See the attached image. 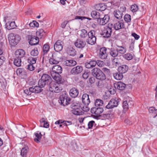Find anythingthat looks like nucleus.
Masks as SVG:
<instances>
[{"label": "nucleus", "mask_w": 157, "mask_h": 157, "mask_svg": "<svg viewBox=\"0 0 157 157\" xmlns=\"http://www.w3.org/2000/svg\"><path fill=\"white\" fill-rule=\"evenodd\" d=\"M67 52L68 54L70 56H74L76 54V51L72 48H68Z\"/></svg>", "instance_id": "c9c22d12"}, {"label": "nucleus", "mask_w": 157, "mask_h": 157, "mask_svg": "<svg viewBox=\"0 0 157 157\" xmlns=\"http://www.w3.org/2000/svg\"><path fill=\"white\" fill-rule=\"evenodd\" d=\"M47 83L46 82V81L42 80V79H40L38 83V86L41 88L44 87L45 84Z\"/></svg>", "instance_id": "09e8293b"}, {"label": "nucleus", "mask_w": 157, "mask_h": 157, "mask_svg": "<svg viewBox=\"0 0 157 157\" xmlns=\"http://www.w3.org/2000/svg\"><path fill=\"white\" fill-rule=\"evenodd\" d=\"M30 54L31 56H36L38 55V52L37 48H34L33 50L31 51Z\"/></svg>", "instance_id": "8fccbe9b"}, {"label": "nucleus", "mask_w": 157, "mask_h": 157, "mask_svg": "<svg viewBox=\"0 0 157 157\" xmlns=\"http://www.w3.org/2000/svg\"><path fill=\"white\" fill-rule=\"evenodd\" d=\"M21 58L16 57L14 60V64L16 66L20 67L21 66Z\"/></svg>", "instance_id": "4c0bfd02"}, {"label": "nucleus", "mask_w": 157, "mask_h": 157, "mask_svg": "<svg viewBox=\"0 0 157 157\" xmlns=\"http://www.w3.org/2000/svg\"><path fill=\"white\" fill-rule=\"evenodd\" d=\"M95 78L97 79L101 80H105L106 78L105 75L101 71H99V72Z\"/></svg>", "instance_id": "2f4dec72"}, {"label": "nucleus", "mask_w": 157, "mask_h": 157, "mask_svg": "<svg viewBox=\"0 0 157 157\" xmlns=\"http://www.w3.org/2000/svg\"><path fill=\"white\" fill-rule=\"evenodd\" d=\"M11 18L10 17L6 16L4 17V20L6 23V28L8 30H10L15 28L16 25L14 21H8Z\"/></svg>", "instance_id": "423d86ee"}, {"label": "nucleus", "mask_w": 157, "mask_h": 157, "mask_svg": "<svg viewBox=\"0 0 157 157\" xmlns=\"http://www.w3.org/2000/svg\"><path fill=\"white\" fill-rule=\"evenodd\" d=\"M113 76L114 78L117 80H121L123 77V74L119 72L113 74Z\"/></svg>", "instance_id": "7c9ffc66"}, {"label": "nucleus", "mask_w": 157, "mask_h": 157, "mask_svg": "<svg viewBox=\"0 0 157 157\" xmlns=\"http://www.w3.org/2000/svg\"><path fill=\"white\" fill-rule=\"evenodd\" d=\"M30 90L31 91L32 93H38L41 92L42 91V89L39 86H36L30 87Z\"/></svg>", "instance_id": "cd10ccee"}, {"label": "nucleus", "mask_w": 157, "mask_h": 157, "mask_svg": "<svg viewBox=\"0 0 157 157\" xmlns=\"http://www.w3.org/2000/svg\"><path fill=\"white\" fill-rule=\"evenodd\" d=\"M36 58L31 57L28 59V62L31 64L33 65L35 64L36 61Z\"/></svg>", "instance_id": "864d4df0"}, {"label": "nucleus", "mask_w": 157, "mask_h": 157, "mask_svg": "<svg viewBox=\"0 0 157 157\" xmlns=\"http://www.w3.org/2000/svg\"><path fill=\"white\" fill-rule=\"evenodd\" d=\"M106 50V48L105 47L100 48L98 53L99 57L101 59H106L107 57Z\"/></svg>", "instance_id": "2eb2a0df"}, {"label": "nucleus", "mask_w": 157, "mask_h": 157, "mask_svg": "<svg viewBox=\"0 0 157 157\" xmlns=\"http://www.w3.org/2000/svg\"><path fill=\"white\" fill-rule=\"evenodd\" d=\"M75 19H81L82 20L85 19H89L88 18L86 17H85L78 16H75Z\"/></svg>", "instance_id": "680f3d73"}, {"label": "nucleus", "mask_w": 157, "mask_h": 157, "mask_svg": "<svg viewBox=\"0 0 157 157\" xmlns=\"http://www.w3.org/2000/svg\"><path fill=\"white\" fill-rule=\"evenodd\" d=\"M40 127L45 128L48 127L49 124L46 119L42 118L40 120Z\"/></svg>", "instance_id": "bb28decb"}, {"label": "nucleus", "mask_w": 157, "mask_h": 157, "mask_svg": "<svg viewBox=\"0 0 157 157\" xmlns=\"http://www.w3.org/2000/svg\"><path fill=\"white\" fill-rule=\"evenodd\" d=\"M44 35L45 33L43 29H40L36 32V35L40 38H41Z\"/></svg>", "instance_id": "58836bf2"}, {"label": "nucleus", "mask_w": 157, "mask_h": 157, "mask_svg": "<svg viewBox=\"0 0 157 157\" xmlns=\"http://www.w3.org/2000/svg\"><path fill=\"white\" fill-rule=\"evenodd\" d=\"M117 47L118 48H117V49L118 53L119 52L121 54H124L126 52L127 49L126 47L120 46H117Z\"/></svg>", "instance_id": "473e14b6"}, {"label": "nucleus", "mask_w": 157, "mask_h": 157, "mask_svg": "<svg viewBox=\"0 0 157 157\" xmlns=\"http://www.w3.org/2000/svg\"><path fill=\"white\" fill-rule=\"evenodd\" d=\"M89 73L87 72H85L82 75V77L84 79L87 78L89 77Z\"/></svg>", "instance_id": "e2e57ef3"}, {"label": "nucleus", "mask_w": 157, "mask_h": 157, "mask_svg": "<svg viewBox=\"0 0 157 157\" xmlns=\"http://www.w3.org/2000/svg\"><path fill=\"white\" fill-rule=\"evenodd\" d=\"M95 122L93 121H91L89 122L88 124V128L89 129L92 128L93 126L95 125Z\"/></svg>", "instance_id": "6e6d98bb"}, {"label": "nucleus", "mask_w": 157, "mask_h": 157, "mask_svg": "<svg viewBox=\"0 0 157 157\" xmlns=\"http://www.w3.org/2000/svg\"><path fill=\"white\" fill-rule=\"evenodd\" d=\"M63 124L64 125L67 126L71 124L72 123L71 121H64L62 120H59L55 122V124Z\"/></svg>", "instance_id": "c85d7f7f"}, {"label": "nucleus", "mask_w": 157, "mask_h": 157, "mask_svg": "<svg viewBox=\"0 0 157 157\" xmlns=\"http://www.w3.org/2000/svg\"><path fill=\"white\" fill-rule=\"evenodd\" d=\"M71 99L67 96V95L65 94L60 96L59 101L61 105L65 106L70 103Z\"/></svg>", "instance_id": "0eeeda50"}, {"label": "nucleus", "mask_w": 157, "mask_h": 157, "mask_svg": "<svg viewBox=\"0 0 157 157\" xmlns=\"http://www.w3.org/2000/svg\"><path fill=\"white\" fill-rule=\"evenodd\" d=\"M29 25L30 27L33 28L36 27L37 28L39 27V24L35 21H33L32 22H30Z\"/></svg>", "instance_id": "49530a36"}, {"label": "nucleus", "mask_w": 157, "mask_h": 157, "mask_svg": "<svg viewBox=\"0 0 157 157\" xmlns=\"http://www.w3.org/2000/svg\"><path fill=\"white\" fill-rule=\"evenodd\" d=\"M71 112L72 113L76 115H82L83 113L79 105H75L73 106V109L71 110Z\"/></svg>", "instance_id": "dca6fc26"}, {"label": "nucleus", "mask_w": 157, "mask_h": 157, "mask_svg": "<svg viewBox=\"0 0 157 157\" xmlns=\"http://www.w3.org/2000/svg\"><path fill=\"white\" fill-rule=\"evenodd\" d=\"M110 24L108 25V26L102 31L101 34L104 37L108 38L110 36L112 32V28L109 27Z\"/></svg>", "instance_id": "9b49d317"}, {"label": "nucleus", "mask_w": 157, "mask_h": 157, "mask_svg": "<svg viewBox=\"0 0 157 157\" xmlns=\"http://www.w3.org/2000/svg\"><path fill=\"white\" fill-rule=\"evenodd\" d=\"M28 151V148L27 147H23L21 150V155L22 157H26Z\"/></svg>", "instance_id": "72a5a7b5"}, {"label": "nucleus", "mask_w": 157, "mask_h": 157, "mask_svg": "<svg viewBox=\"0 0 157 157\" xmlns=\"http://www.w3.org/2000/svg\"><path fill=\"white\" fill-rule=\"evenodd\" d=\"M24 93L27 95H30L31 94L32 92L30 90V88L29 89V90L26 89L24 90Z\"/></svg>", "instance_id": "0e129e2a"}, {"label": "nucleus", "mask_w": 157, "mask_h": 157, "mask_svg": "<svg viewBox=\"0 0 157 157\" xmlns=\"http://www.w3.org/2000/svg\"><path fill=\"white\" fill-rule=\"evenodd\" d=\"M94 104L96 107L102 106L103 105V102L102 100L98 99L95 100Z\"/></svg>", "instance_id": "c03bdc74"}, {"label": "nucleus", "mask_w": 157, "mask_h": 157, "mask_svg": "<svg viewBox=\"0 0 157 157\" xmlns=\"http://www.w3.org/2000/svg\"><path fill=\"white\" fill-rule=\"evenodd\" d=\"M109 17L108 14L105 15L103 17H100L97 20L98 23L101 25H104L109 21Z\"/></svg>", "instance_id": "f8f14e48"}, {"label": "nucleus", "mask_w": 157, "mask_h": 157, "mask_svg": "<svg viewBox=\"0 0 157 157\" xmlns=\"http://www.w3.org/2000/svg\"><path fill=\"white\" fill-rule=\"evenodd\" d=\"M92 17L94 19H97V20L100 17V13L96 11H93L91 13Z\"/></svg>", "instance_id": "e433bc0d"}, {"label": "nucleus", "mask_w": 157, "mask_h": 157, "mask_svg": "<svg viewBox=\"0 0 157 157\" xmlns=\"http://www.w3.org/2000/svg\"><path fill=\"white\" fill-rule=\"evenodd\" d=\"M8 39L10 45L15 46L20 40V38L19 35L11 33L9 35Z\"/></svg>", "instance_id": "f03ea898"}, {"label": "nucleus", "mask_w": 157, "mask_h": 157, "mask_svg": "<svg viewBox=\"0 0 157 157\" xmlns=\"http://www.w3.org/2000/svg\"><path fill=\"white\" fill-rule=\"evenodd\" d=\"M112 62H113V64L116 66H117V65H119V62L118 61V59H114Z\"/></svg>", "instance_id": "774afa93"}, {"label": "nucleus", "mask_w": 157, "mask_h": 157, "mask_svg": "<svg viewBox=\"0 0 157 157\" xmlns=\"http://www.w3.org/2000/svg\"><path fill=\"white\" fill-rule=\"evenodd\" d=\"M96 37L95 36V31L92 30L88 32V38L86 42L88 44L93 45L96 43Z\"/></svg>", "instance_id": "7ed1b4c3"}, {"label": "nucleus", "mask_w": 157, "mask_h": 157, "mask_svg": "<svg viewBox=\"0 0 157 157\" xmlns=\"http://www.w3.org/2000/svg\"><path fill=\"white\" fill-rule=\"evenodd\" d=\"M49 50V46L47 44L44 45L43 47V55H46Z\"/></svg>", "instance_id": "a18cd8bd"}, {"label": "nucleus", "mask_w": 157, "mask_h": 157, "mask_svg": "<svg viewBox=\"0 0 157 157\" xmlns=\"http://www.w3.org/2000/svg\"><path fill=\"white\" fill-rule=\"evenodd\" d=\"M51 54L52 55V57H50V64H58L59 63V61L56 60V58H55L56 56V54H53L52 52H51Z\"/></svg>", "instance_id": "5701e85b"}, {"label": "nucleus", "mask_w": 157, "mask_h": 157, "mask_svg": "<svg viewBox=\"0 0 157 157\" xmlns=\"http://www.w3.org/2000/svg\"><path fill=\"white\" fill-rule=\"evenodd\" d=\"M120 100V99L117 98L112 99L106 106V108L109 109L117 107L118 105Z\"/></svg>", "instance_id": "6e6552de"}, {"label": "nucleus", "mask_w": 157, "mask_h": 157, "mask_svg": "<svg viewBox=\"0 0 157 157\" xmlns=\"http://www.w3.org/2000/svg\"><path fill=\"white\" fill-rule=\"evenodd\" d=\"M126 10L125 6H122L118 9L115 10L113 12L115 17L119 20L121 19L123 16V13Z\"/></svg>", "instance_id": "20e7f679"}, {"label": "nucleus", "mask_w": 157, "mask_h": 157, "mask_svg": "<svg viewBox=\"0 0 157 157\" xmlns=\"http://www.w3.org/2000/svg\"><path fill=\"white\" fill-rule=\"evenodd\" d=\"M35 135L36 137H41L42 136V134L41 132L39 131H37L35 133Z\"/></svg>", "instance_id": "338daca9"}, {"label": "nucleus", "mask_w": 157, "mask_h": 157, "mask_svg": "<svg viewBox=\"0 0 157 157\" xmlns=\"http://www.w3.org/2000/svg\"><path fill=\"white\" fill-rule=\"evenodd\" d=\"M135 42V40L131 39V42L129 46V51H133L134 48Z\"/></svg>", "instance_id": "de8ad7c7"}, {"label": "nucleus", "mask_w": 157, "mask_h": 157, "mask_svg": "<svg viewBox=\"0 0 157 157\" xmlns=\"http://www.w3.org/2000/svg\"><path fill=\"white\" fill-rule=\"evenodd\" d=\"M49 78V75H48L46 74H43V75L42 76L41 78V79L46 81V82L47 83L48 82Z\"/></svg>", "instance_id": "5fc2aeb1"}, {"label": "nucleus", "mask_w": 157, "mask_h": 157, "mask_svg": "<svg viewBox=\"0 0 157 157\" xmlns=\"http://www.w3.org/2000/svg\"><path fill=\"white\" fill-rule=\"evenodd\" d=\"M113 26L114 29L116 30L124 28V25L122 21H118L114 22L113 24H110V26Z\"/></svg>", "instance_id": "9d476101"}, {"label": "nucleus", "mask_w": 157, "mask_h": 157, "mask_svg": "<svg viewBox=\"0 0 157 157\" xmlns=\"http://www.w3.org/2000/svg\"><path fill=\"white\" fill-rule=\"evenodd\" d=\"M110 54L111 56L114 57H117L118 55L117 49L115 50L113 48H111V49L110 51Z\"/></svg>", "instance_id": "79ce46f5"}, {"label": "nucleus", "mask_w": 157, "mask_h": 157, "mask_svg": "<svg viewBox=\"0 0 157 157\" xmlns=\"http://www.w3.org/2000/svg\"><path fill=\"white\" fill-rule=\"evenodd\" d=\"M25 52L23 49H20L17 50L15 52L16 57L21 58L23 57L25 55Z\"/></svg>", "instance_id": "b1692460"}, {"label": "nucleus", "mask_w": 157, "mask_h": 157, "mask_svg": "<svg viewBox=\"0 0 157 157\" xmlns=\"http://www.w3.org/2000/svg\"><path fill=\"white\" fill-rule=\"evenodd\" d=\"M63 63L66 66L71 67L76 65V62L73 60H66L64 61Z\"/></svg>", "instance_id": "4be33fe9"}, {"label": "nucleus", "mask_w": 157, "mask_h": 157, "mask_svg": "<svg viewBox=\"0 0 157 157\" xmlns=\"http://www.w3.org/2000/svg\"><path fill=\"white\" fill-rule=\"evenodd\" d=\"M80 37L82 38H85L88 36V33L85 29H83L80 30Z\"/></svg>", "instance_id": "f704fd0d"}, {"label": "nucleus", "mask_w": 157, "mask_h": 157, "mask_svg": "<svg viewBox=\"0 0 157 157\" xmlns=\"http://www.w3.org/2000/svg\"><path fill=\"white\" fill-rule=\"evenodd\" d=\"M62 69L60 66L55 65L52 66V71L51 72V76L57 83H62L63 82V80L59 75L62 73Z\"/></svg>", "instance_id": "f257e3e1"}, {"label": "nucleus", "mask_w": 157, "mask_h": 157, "mask_svg": "<svg viewBox=\"0 0 157 157\" xmlns=\"http://www.w3.org/2000/svg\"><path fill=\"white\" fill-rule=\"evenodd\" d=\"M82 101L85 105H88L90 102L88 95L86 94H83L82 97Z\"/></svg>", "instance_id": "aec40b11"}, {"label": "nucleus", "mask_w": 157, "mask_h": 157, "mask_svg": "<svg viewBox=\"0 0 157 157\" xmlns=\"http://www.w3.org/2000/svg\"><path fill=\"white\" fill-rule=\"evenodd\" d=\"M123 107L124 109L125 110H127L129 108V106L128 104V102L127 101H124L123 103Z\"/></svg>", "instance_id": "4d7b16f0"}, {"label": "nucleus", "mask_w": 157, "mask_h": 157, "mask_svg": "<svg viewBox=\"0 0 157 157\" xmlns=\"http://www.w3.org/2000/svg\"><path fill=\"white\" fill-rule=\"evenodd\" d=\"M83 70L82 67L78 66L73 68L71 71V73L72 75H77L81 73Z\"/></svg>", "instance_id": "f3484780"}, {"label": "nucleus", "mask_w": 157, "mask_h": 157, "mask_svg": "<svg viewBox=\"0 0 157 157\" xmlns=\"http://www.w3.org/2000/svg\"><path fill=\"white\" fill-rule=\"evenodd\" d=\"M103 108L101 107H95L91 109V112L92 114L101 116L100 114L103 113Z\"/></svg>", "instance_id": "4468645a"}, {"label": "nucleus", "mask_w": 157, "mask_h": 157, "mask_svg": "<svg viewBox=\"0 0 157 157\" xmlns=\"http://www.w3.org/2000/svg\"><path fill=\"white\" fill-rule=\"evenodd\" d=\"M95 8L97 10L102 11L105 9V7L103 3H100L96 5Z\"/></svg>", "instance_id": "c756f323"}, {"label": "nucleus", "mask_w": 157, "mask_h": 157, "mask_svg": "<svg viewBox=\"0 0 157 157\" xmlns=\"http://www.w3.org/2000/svg\"><path fill=\"white\" fill-rule=\"evenodd\" d=\"M128 66L126 65H123L118 67V70L119 72L122 74L126 73L128 70Z\"/></svg>", "instance_id": "393cba45"}, {"label": "nucleus", "mask_w": 157, "mask_h": 157, "mask_svg": "<svg viewBox=\"0 0 157 157\" xmlns=\"http://www.w3.org/2000/svg\"><path fill=\"white\" fill-rule=\"evenodd\" d=\"M35 67L33 65L30 64L28 66V69L30 71H33L34 70Z\"/></svg>", "instance_id": "052dcab7"}, {"label": "nucleus", "mask_w": 157, "mask_h": 157, "mask_svg": "<svg viewBox=\"0 0 157 157\" xmlns=\"http://www.w3.org/2000/svg\"><path fill=\"white\" fill-rule=\"evenodd\" d=\"M138 9V6L136 4L132 5L130 8L131 11L133 12H135L137 11Z\"/></svg>", "instance_id": "3c124183"}, {"label": "nucleus", "mask_w": 157, "mask_h": 157, "mask_svg": "<svg viewBox=\"0 0 157 157\" xmlns=\"http://www.w3.org/2000/svg\"><path fill=\"white\" fill-rule=\"evenodd\" d=\"M59 83L55 82H52L50 83V91L55 93H59L62 90V88L59 87Z\"/></svg>", "instance_id": "39448f33"}, {"label": "nucleus", "mask_w": 157, "mask_h": 157, "mask_svg": "<svg viewBox=\"0 0 157 157\" xmlns=\"http://www.w3.org/2000/svg\"><path fill=\"white\" fill-rule=\"evenodd\" d=\"M97 64L99 67H102L104 65V62L101 60H97L96 61Z\"/></svg>", "instance_id": "bf43d9fd"}, {"label": "nucleus", "mask_w": 157, "mask_h": 157, "mask_svg": "<svg viewBox=\"0 0 157 157\" xmlns=\"http://www.w3.org/2000/svg\"><path fill=\"white\" fill-rule=\"evenodd\" d=\"M69 94L71 97L75 98L78 95V91L75 88H73L70 90Z\"/></svg>", "instance_id": "412c9836"}, {"label": "nucleus", "mask_w": 157, "mask_h": 157, "mask_svg": "<svg viewBox=\"0 0 157 157\" xmlns=\"http://www.w3.org/2000/svg\"><path fill=\"white\" fill-rule=\"evenodd\" d=\"M124 19L125 21L127 23L130 22L131 21V16L128 14H126L124 15Z\"/></svg>", "instance_id": "603ef678"}, {"label": "nucleus", "mask_w": 157, "mask_h": 157, "mask_svg": "<svg viewBox=\"0 0 157 157\" xmlns=\"http://www.w3.org/2000/svg\"><path fill=\"white\" fill-rule=\"evenodd\" d=\"M63 43L60 40L57 41L54 45L55 50L57 52H60L62 50L63 48Z\"/></svg>", "instance_id": "a211bd4d"}, {"label": "nucleus", "mask_w": 157, "mask_h": 157, "mask_svg": "<svg viewBox=\"0 0 157 157\" xmlns=\"http://www.w3.org/2000/svg\"><path fill=\"white\" fill-rule=\"evenodd\" d=\"M100 116L101 117V118L102 119L105 120L106 119H108L109 117V115L108 114H105L101 115Z\"/></svg>", "instance_id": "13d9d810"}, {"label": "nucleus", "mask_w": 157, "mask_h": 157, "mask_svg": "<svg viewBox=\"0 0 157 157\" xmlns=\"http://www.w3.org/2000/svg\"><path fill=\"white\" fill-rule=\"evenodd\" d=\"M149 112L150 113L156 114V115L153 117V118H155L157 116V109L154 107H150L149 109Z\"/></svg>", "instance_id": "37998d69"}, {"label": "nucleus", "mask_w": 157, "mask_h": 157, "mask_svg": "<svg viewBox=\"0 0 157 157\" xmlns=\"http://www.w3.org/2000/svg\"><path fill=\"white\" fill-rule=\"evenodd\" d=\"M97 63L94 60H91L89 62H87L85 63L86 68H90L94 67L96 65Z\"/></svg>", "instance_id": "a878e982"}, {"label": "nucleus", "mask_w": 157, "mask_h": 157, "mask_svg": "<svg viewBox=\"0 0 157 157\" xmlns=\"http://www.w3.org/2000/svg\"><path fill=\"white\" fill-rule=\"evenodd\" d=\"M74 44L77 48L82 49L85 46L86 43L85 41L82 39H77Z\"/></svg>", "instance_id": "ddd939ff"}, {"label": "nucleus", "mask_w": 157, "mask_h": 157, "mask_svg": "<svg viewBox=\"0 0 157 157\" xmlns=\"http://www.w3.org/2000/svg\"><path fill=\"white\" fill-rule=\"evenodd\" d=\"M115 88L120 90H124L126 87V85L121 82L115 83L114 84Z\"/></svg>", "instance_id": "6ab92c4d"}, {"label": "nucleus", "mask_w": 157, "mask_h": 157, "mask_svg": "<svg viewBox=\"0 0 157 157\" xmlns=\"http://www.w3.org/2000/svg\"><path fill=\"white\" fill-rule=\"evenodd\" d=\"M101 70L98 68H94L91 71L92 75L95 77H96Z\"/></svg>", "instance_id": "ea45409f"}, {"label": "nucleus", "mask_w": 157, "mask_h": 157, "mask_svg": "<svg viewBox=\"0 0 157 157\" xmlns=\"http://www.w3.org/2000/svg\"><path fill=\"white\" fill-rule=\"evenodd\" d=\"M123 57L125 59L128 60H130L133 59V55L130 53H128L124 54Z\"/></svg>", "instance_id": "a19ab883"}, {"label": "nucleus", "mask_w": 157, "mask_h": 157, "mask_svg": "<svg viewBox=\"0 0 157 157\" xmlns=\"http://www.w3.org/2000/svg\"><path fill=\"white\" fill-rule=\"evenodd\" d=\"M27 38L29 40V44L31 45L37 44L39 41V38L37 36L32 35H29L27 36Z\"/></svg>", "instance_id": "1a4fd4ad"}, {"label": "nucleus", "mask_w": 157, "mask_h": 157, "mask_svg": "<svg viewBox=\"0 0 157 157\" xmlns=\"http://www.w3.org/2000/svg\"><path fill=\"white\" fill-rule=\"evenodd\" d=\"M23 71V70L21 68H18L17 71L16 72L18 75H20L22 74Z\"/></svg>", "instance_id": "69168bd1"}]
</instances>
